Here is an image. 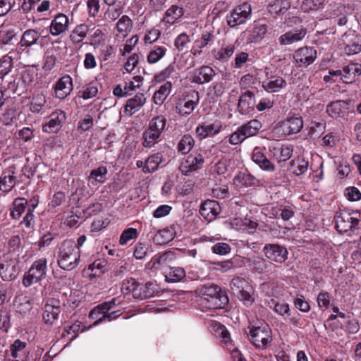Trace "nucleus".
Returning <instances> with one entry per match:
<instances>
[{
    "label": "nucleus",
    "instance_id": "obj_45",
    "mask_svg": "<svg viewBox=\"0 0 361 361\" xmlns=\"http://www.w3.org/2000/svg\"><path fill=\"white\" fill-rule=\"evenodd\" d=\"M162 161L163 155L160 152H157L149 156L145 161L143 172L152 173L155 171Z\"/></svg>",
    "mask_w": 361,
    "mask_h": 361
},
{
    "label": "nucleus",
    "instance_id": "obj_29",
    "mask_svg": "<svg viewBox=\"0 0 361 361\" xmlns=\"http://www.w3.org/2000/svg\"><path fill=\"white\" fill-rule=\"evenodd\" d=\"M348 103L343 100H337L327 106L326 112L334 118H344L348 114Z\"/></svg>",
    "mask_w": 361,
    "mask_h": 361
},
{
    "label": "nucleus",
    "instance_id": "obj_63",
    "mask_svg": "<svg viewBox=\"0 0 361 361\" xmlns=\"http://www.w3.org/2000/svg\"><path fill=\"white\" fill-rule=\"evenodd\" d=\"M137 231L134 228H129L123 231L120 236L119 243L121 245H126L130 240L136 238Z\"/></svg>",
    "mask_w": 361,
    "mask_h": 361
},
{
    "label": "nucleus",
    "instance_id": "obj_64",
    "mask_svg": "<svg viewBox=\"0 0 361 361\" xmlns=\"http://www.w3.org/2000/svg\"><path fill=\"white\" fill-rule=\"evenodd\" d=\"M344 195L348 200L355 202L361 200V192L354 186L348 187L345 189Z\"/></svg>",
    "mask_w": 361,
    "mask_h": 361
},
{
    "label": "nucleus",
    "instance_id": "obj_59",
    "mask_svg": "<svg viewBox=\"0 0 361 361\" xmlns=\"http://www.w3.org/2000/svg\"><path fill=\"white\" fill-rule=\"evenodd\" d=\"M139 42V37L137 35L132 36L130 38L126 40L123 47L120 49V54L122 56H126L130 53L134 48L137 45Z\"/></svg>",
    "mask_w": 361,
    "mask_h": 361
},
{
    "label": "nucleus",
    "instance_id": "obj_50",
    "mask_svg": "<svg viewBox=\"0 0 361 361\" xmlns=\"http://www.w3.org/2000/svg\"><path fill=\"white\" fill-rule=\"evenodd\" d=\"M171 252H164L159 255H156L152 258L149 265L152 269H161L166 265L169 259H171Z\"/></svg>",
    "mask_w": 361,
    "mask_h": 361
},
{
    "label": "nucleus",
    "instance_id": "obj_19",
    "mask_svg": "<svg viewBox=\"0 0 361 361\" xmlns=\"http://www.w3.org/2000/svg\"><path fill=\"white\" fill-rule=\"evenodd\" d=\"M133 21L129 16H122L116 23L114 27V38L118 42L123 41L131 32Z\"/></svg>",
    "mask_w": 361,
    "mask_h": 361
},
{
    "label": "nucleus",
    "instance_id": "obj_25",
    "mask_svg": "<svg viewBox=\"0 0 361 361\" xmlns=\"http://www.w3.org/2000/svg\"><path fill=\"white\" fill-rule=\"evenodd\" d=\"M221 208L218 202L215 200H206L200 207V213L208 221H212L220 214Z\"/></svg>",
    "mask_w": 361,
    "mask_h": 361
},
{
    "label": "nucleus",
    "instance_id": "obj_52",
    "mask_svg": "<svg viewBox=\"0 0 361 361\" xmlns=\"http://www.w3.org/2000/svg\"><path fill=\"white\" fill-rule=\"evenodd\" d=\"M194 142V139L191 135H183L178 143V151L183 154H188L193 147Z\"/></svg>",
    "mask_w": 361,
    "mask_h": 361
},
{
    "label": "nucleus",
    "instance_id": "obj_32",
    "mask_svg": "<svg viewBox=\"0 0 361 361\" xmlns=\"http://www.w3.org/2000/svg\"><path fill=\"white\" fill-rule=\"evenodd\" d=\"M11 355L14 361H27L28 350L27 343L19 339L16 340L10 346Z\"/></svg>",
    "mask_w": 361,
    "mask_h": 361
},
{
    "label": "nucleus",
    "instance_id": "obj_37",
    "mask_svg": "<svg viewBox=\"0 0 361 361\" xmlns=\"http://www.w3.org/2000/svg\"><path fill=\"white\" fill-rule=\"evenodd\" d=\"M90 28L86 23L76 25L70 35V39L74 44H78L87 37Z\"/></svg>",
    "mask_w": 361,
    "mask_h": 361
},
{
    "label": "nucleus",
    "instance_id": "obj_4",
    "mask_svg": "<svg viewBox=\"0 0 361 361\" xmlns=\"http://www.w3.org/2000/svg\"><path fill=\"white\" fill-rule=\"evenodd\" d=\"M249 336L254 345L257 348L265 349L272 341V331L268 324L259 322L251 325Z\"/></svg>",
    "mask_w": 361,
    "mask_h": 361
},
{
    "label": "nucleus",
    "instance_id": "obj_9",
    "mask_svg": "<svg viewBox=\"0 0 361 361\" xmlns=\"http://www.w3.org/2000/svg\"><path fill=\"white\" fill-rule=\"evenodd\" d=\"M317 58V51L313 47H304L297 49L293 54V62L298 67H307Z\"/></svg>",
    "mask_w": 361,
    "mask_h": 361
},
{
    "label": "nucleus",
    "instance_id": "obj_6",
    "mask_svg": "<svg viewBox=\"0 0 361 361\" xmlns=\"http://www.w3.org/2000/svg\"><path fill=\"white\" fill-rule=\"evenodd\" d=\"M23 173L16 166L6 168L0 177V190L4 192H9L13 187L23 181Z\"/></svg>",
    "mask_w": 361,
    "mask_h": 361
},
{
    "label": "nucleus",
    "instance_id": "obj_48",
    "mask_svg": "<svg viewBox=\"0 0 361 361\" xmlns=\"http://www.w3.org/2000/svg\"><path fill=\"white\" fill-rule=\"evenodd\" d=\"M167 47L165 45L154 46L149 52L147 60L150 64L160 61L166 54Z\"/></svg>",
    "mask_w": 361,
    "mask_h": 361
},
{
    "label": "nucleus",
    "instance_id": "obj_38",
    "mask_svg": "<svg viewBox=\"0 0 361 361\" xmlns=\"http://www.w3.org/2000/svg\"><path fill=\"white\" fill-rule=\"evenodd\" d=\"M107 173L108 170L106 167L100 166L91 171L88 176V181L92 185H97L99 183H104L106 180Z\"/></svg>",
    "mask_w": 361,
    "mask_h": 361
},
{
    "label": "nucleus",
    "instance_id": "obj_24",
    "mask_svg": "<svg viewBox=\"0 0 361 361\" xmlns=\"http://www.w3.org/2000/svg\"><path fill=\"white\" fill-rule=\"evenodd\" d=\"M73 90L72 78L66 75L61 78L54 85V96L59 99H65Z\"/></svg>",
    "mask_w": 361,
    "mask_h": 361
},
{
    "label": "nucleus",
    "instance_id": "obj_56",
    "mask_svg": "<svg viewBox=\"0 0 361 361\" xmlns=\"http://www.w3.org/2000/svg\"><path fill=\"white\" fill-rule=\"evenodd\" d=\"M235 258H232L227 260H224L221 262H215L213 263L214 265V269L221 272H227L235 268Z\"/></svg>",
    "mask_w": 361,
    "mask_h": 361
},
{
    "label": "nucleus",
    "instance_id": "obj_12",
    "mask_svg": "<svg viewBox=\"0 0 361 361\" xmlns=\"http://www.w3.org/2000/svg\"><path fill=\"white\" fill-rule=\"evenodd\" d=\"M219 46L211 51L212 57L221 62L228 61L235 51V44L223 39L221 42H219Z\"/></svg>",
    "mask_w": 361,
    "mask_h": 361
},
{
    "label": "nucleus",
    "instance_id": "obj_21",
    "mask_svg": "<svg viewBox=\"0 0 361 361\" xmlns=\"http://www.w3.org/2000/svg\"><path fill=\"white\" fill-rule=\"evenodd\" d=\"M269 150L278 162H282L288 160L291 157L293 147L289 145L274 143L269 146Z\"/></svg>",
    "mask_w": 361,
    "mask_h": 361
},
{
    "label": "nucleus",
    "instance_id": "obj_61",
    "mask_svg": "<svg viewBox=\"0 0 361 361\" xmlns=\"http://www.w3.org/2000/svg\"><path fill=\"white\" fill-rule=\"evenodd\" d=\"M324 2L325 0H304L301 4V8L305 12L317 11L324 5Z\"/></svg>",
    "mask_w": 361,
    "mask_h": 361
},
{
    "label": "nucleus",
    "instance_id": "obj_7",
    "mask_svg": "<svg viewBox=\"0 0 361 361\" xmlns=\"http://www.w3.org/2000/svg\"><path fill=\"white\" fill-rule=\"evenodd\" d=\"M204 159L200 153H192L187 157L179 167V170L184 176H189L198 171L203 166Z\"/></svg>",
    "mask_w": 361,
    "mask_h": 361
},
{
    "label": "nucleus",
    "instance_id": "obj_16",
    "mask_svg": "<svg viewBox=\"0 0 361 361\" xmlns=\"http://www.w3.org/2000/svg\"><path fill=\"white\" fill-rule=\"evenodd\" d=\"M263 251L265 256L271 261L282 263L288 258L286 248L278 244H269L264 247Z\"/></svg>",
    "mask_w": 361,
    "mask_h": 361
},
{
    "label": "nucleus",
    "instance_id": "obj_47",
    "mask_svg": "<svg viewBox=\"0 0 361 361\" xmlns=\"http://www.w3.org/2000/svg\"><path fill=\"white\" fill-rule=\"evenodd\" d=\"M215 40V35L212 30L203 31L200 37L197 38L194 44L199 48L204 49L207 46H211L214 44Z\"/></svg>",
    "mask_w": 361,
    "mask_h": 361
},
{
    "label": "nucleus",
    "instance_id": "obj_39",
    "mask_svg": "<svg viewBox=\"0 0 361 361\" xmlns=\"http://www.w3.org/2000/svg\"><path fill=\"white\" fill-rule=\"evenodd\" d=\"M39 38V34L36 30L28 29L23 33L19 44L22 47H30L37 44Z\"/></svg>",
    "mask_w": 361,
    "mask_h": 361
},
{
    "label": "nucleus",
    "instance_id": "obj_5",
    "mask_svg": "<svg viewBox=\"0 0 361 361\" xmlns=\"http://www.w3.org/2000/svg\"><path fill=\"white\" fill-rule=\"evenodd\" d=\"M47 259L45 257L34 261L31 267L23 276V285L27 288L45 279L47 273Z\"/></svg>",
    "mask_w": 361,
    "mask_h": 361
},
{
    "label": "nucleus",
    "instance_id": "obj_43",
    "mask_svg": "<svg viewBox=\"0 0 361 361\" xmlns=\"http://www.w3.org/2000/svg\"><path fill=\"white\" fill-rule=\"evenodd\" d=\"M166 281L175 283L182 280L185 276V270L181 267H169L164 270Z\"/></svg>",
    "mask_w": 361,
    "mask_h": 361
},
{
    "label": "nucleus",
    "instance_id": "obj_35",
    "mask_svg": "<svg viewBox=\"0 0 361 361\" xmlns=\"http://www.w3.org/2000/svg\"><path fill=\"white\" fill-rule=\"evenodd\" d=\"M252 160L259 166L268 171H273L274 170V166L270 161L266 157L263 152V149L260 147H255L252 152Z\"/></svg>",
    "mask_w": 361,
    "mask_h": 361
},
{
    "label": "nucleus",
    "instance_id": "obj_53",
    "mask_svg": "<svg viewBox=\"0 0 361 361\" xmlns=\"http://www.w3.org/2000/svg\"><path fill=\"white\" fill-rule=\"evenodd\" d=\"M15 305L16 306L17 311L21 314L29 312L32 307L30 298L23 295L18 296L16 298Z\"/></svg>",
    "mask_w": 361,
    "mask_h": 361
},
{
    "label": "nucleus",
    "instance_id": "obj_54",
    "mask_svg": "<svg viewBox=\"0 0 361 361\" xmlns=\"http://www.w3.org/2000/svg\"><path fill=\"white\" fill-rule=\"evenodd\" d=\"M27 200L24 198L16 199L11 212V216L13 219H19L24 212Z\"/></svg>",
    "mask_w": 361,
    "mask_h": 361
},
{
    "label": "nucleus",
    "instance_id": "obj_2",
    "mask_svg": "<svg viewBox=\"0 0 361 361\" xmlns=\"http://www.w3.org/2000/svg\"><path fill=\"white\" fill-rule=\"evenodd\" d=\"M80 261V251L73 240H65L59 247L57 264L64 270L76 268Z\"/></svg>",
    "mask_w": 361,
    "mask_h": 361
},
{
    "label": "nucleus",
    "instance_id": "obj_28",
    "mask_svg": "<svg viewBox=\"0 0 361 361\" xmlns=\"http://www.w3.org/2000/svg\"><path fill=\"white\" fill-rule=\"evenodd\" d=\"M347 14L346 8L342 5L333 6L326 11V18L333 19L334 23L339 26H343L346 24L348 21Z\"/></svg>",
    "mask_w": 361,
    "mask_h": 361
},
{
    "label": "nucleus",
    "instance_id": "obj_27",
    "mask_svg": "<svg viewBox=\"0 0 361 361\" xmlns=\"http://www.w3.org/2000/svg\"><path fill=\"white\" fill-rule=\"evenodd\" d=\"M307 35L305 28L293 29L280 36L279 41L281 45H290L301 41Z\"/></svg>",
    "mask_w": 361,
    "mask_h": 361
},
{
    "label": "nucleus",
    "instance_id": "obj_30",
    "mask_svg": "<svg viewBox=\"0 0 361 361\" xmlns=\"http://www.w3.org/2000/svg\"><path fill=\"white\" fill-rule=\"evenodd\" d=\"M146 98L142 93H137L133 97L128 99L124 107V113L131 116L137 112L145 104Z\"/></svg>",
    "mask_w": 361,
    "mask_h": 361
},
{
    "label": "nucleus",
    "instance_id": "obj_46",
    "mask_svg": "<svg viewBox=\"0 0 361 361\" xmlns=\"http://www.w3.org/2000/svg\"><path fill=\"white\" fill-rule=\"evenodd\" d=\"M290 7L288 0H276L268 6V11L271 14L283 15Z\"/></svg>",
    "mask_w": 361,
    "mask_h": 361
},
{
    "label": "nucleus",
    "instance_id": "obj_3",
    "mask_svg": "<svg viewBox=\"0 0 361 361\" xmlns=\"http://www.w3.org/2000/svg\"><path fill=\"white\" fill-rule=\"evenodd\" d=\"M359 214L357 212L341 210L334 216L335 228L340 233L351 235L360 228Z\"/></svg>",
    "mask_w": 361,
    "mask_h": 361
},
{
    "label": "nucleus",
    "instance_id": "obj_17",
    "mask_svg": "<svg viewBox=\"0 0 361 361\" xmlns=\"http://www.w3.org/2000/svg\"><path fill=\"white\" fill-rule=\"evenodd\" d=\"M185 10L182 6L173 4L167 8L164 16L161 20V25L165 28L171 27L172 25L178 23L184 16Z\"/></svg>",
    "mask_w": 361,
    "mask_h": 361
},
{
    "label": "nucleus",
    "instance_id": "obj_23",
    "mask_svg": "<svg viewBox=\"0 0 361 361\" xmlns=\"http://www.w3.org/2000/svg\"><path fill=\"white\" fill-rule=\"evenodd\" d=\"M215 75V71L209 66H202L193 71L191 81L197 84H204L210 82Z\"/></svg>",
    "mask_w": 361,
    "mask_h": 361
},
{
    "label": "nucleus",
    "instance_id": "obj_51",
    "mask_svg": "<svg viewBox=\"0 0 361 361\" xmlns=\"http://www.w3.org/2000/svg\"><path fill=\"white\" fill-rule=\"evenodd\" d=\"M309 167V163L302 157H298L292 161L291 171L296 176L305 173Z\"/></svg>",
    "mask_w": 361,
    "mask_h": 361
},
{
    "label": "nucleus",
    "instance_id": "obj_62",
    "mask_svg": "<svg viewBox=\"0 0 361 361\" xmlns=\"http://www.w3.org/2000/svg\"><path fill=\"white\" fill-rule=\"evenodd\" d=\"M13 67L11 57L4 56L0 60V78L3 79L9 73Z\"/></svg>",
    "mask_w": 361,
    "mask_h": 361
},
{
    "label": "nucleus",
    "instance_id": "obj_33",
    "mask_svg": "<svg viewBox=\"0 0 361 361\" xmlns=\"http://www.w3.org/2000/svg\"><path fill=\"white\" fill-rule=\"evenodd\" d=\"M361 75V65L359 63H350L343 68V82L350 84L355 82Z\"/></svg>",
    "mask_w": 361,
    "mask_h": 361
},
{
    "label": "nucleus",
    "instance_id": "obj_36",
    "mask_svg": "<svg viewBox=\"0 0 361 361\" xmlns=\"http://www.w3.org/2000/svg\"><path fill=\"white\" fill-rule=\"evenodd\" d=\"M255 106V95L252 92L247 90L240 96L238 102V107L240 109L243 114H247L250 110H253Z\"/></svg>",
    "mask_w": 361,
    "mask_h": 361
},
{
    "label": "nucleus",
    "instance_id": "obj_49",
    "mask_svg": "<svg viewBox=\"0 0 361 361\" xmlns=\"http://www.w3.org/2000/svg\"><path fill=\"white\" fill-rule=\"evenodd\" d=\"M161 137L158 133L151 131L149 128H147L142 134L143 147L147 148L152 147L161 140Z\"/></svg>",
    "mask_w": 361,
    "mask_h": 361
},
{
    "label": "nucleus",
    "instance_id": "obj_22",
    "mask_svg": "<svg viewBox=\"0 0 361 361\" xmlns=\"http://www.w3.org/2000/svg\"><path fill=\"white\" fill-rule=\"evenodd\" d=\"M68 17L63 13H58L51 21L49 32L52 36H58L64 33L69 27Z\"/></svg>",
    "mask_w": 361,
    "mask_h": 361
},
{
    "label": "nucleus",
    "instance_id": "obj_34",
    "mask_svg": "<svg viewBox=\"0 0 361 361\" xmlns=\"http://www.w3.org/2000/svg\"><path fill=\"white\" fill-rule=\"evenodd\" d=\"M178 226L171 225L158 231L154 238L157 244L164 245L171 241L176 236Z\"/></svg>",
    "mask_w": 361,
    "mask_h": 361
},
{
    "label": "nucleus",
    "instance_id": "obj_14",
    "mask_svg": "<svg viewBox=\"0 0 361 361\" xmlns=\"http://www.w3.org/2000/svg\"><path fill=\"white\" fill-rule=\"evenodd\" d=\"M17 261L10 256H5L0 262V276L5 281H11L17 277Z\"/></svg>",
    "mask_w": 361,
    "mask_h": 361
},
{
    "label": "nucleus",
    "instance_id": "obj_26",
    "mask_svg": "<svg viewBox=\"0 0 361 361\" xmlns=\"http://www.w3.org/2000/svg\"><path fill=\"white\" fill-rule=\"evenodd\" d=\"M107 260L104 258H99L90 264L85 271L87 276L90 279H92L104 274L107 271Z\"/></svg>",
    "mask_w": 361,
    "mask_h": 361
},
{
    "label": "nucleus",
    "instance_id": "obj_55",
    "mask_svg": "<svg viewBox=\"0 0 361 361\" xmlns=\"http://www.w3.org/2000/svg\"><path fill=\"white\" fill-rule=\"evenodd\" d=\"M247 281L241 277H234L230 283V287L234 295L239 294L241 291L248 288Z\"/></svg>",
    "mask_w": 361,
    "mask_h": 361
},
{
    "label": "nucleus",
    "instance_id": "obj_58",
    "mask_svg": "<svg viewBox=\"0 0 361 361\" xmlns=\"http://www.w3.org/2000/svg\"><path fill=\"white\" fill-rule=\"evenodd\" d=\"M46 102L45 96L43 94H37L33 96L30 109L32 113H39Z\"/></svg>",
    "mask_w": 361,
    "mask_h": 361
},
{
    "label": "nucleus",
    "instance_id": "obj_44",
    "mask_svg": "<svg viewBox=\"0 0 361 361\" xmlns=\"http://www.w3.org/2000/svg\"><path fill=\"white\" fill-rule=\"evenodd\" d=\"M262 125L261 122L257 119H253L240 127L245 138L256 135L259 130L262 128Z\"/></svg>",
    "mask_w": 361,
    "mask_h": 361
},
{
    "label": "nucleus",
    "instance_id": "obj_11",
    "mask_svg": "<svg viewBox=\"0 0 361 361\" xmlns=\"http://www.w3.org/2000/svg\"><path fill=\"white\" fill-rule=\"evenodd\" d=\"M66 117L64 111L56 109L48 118L47 122L42 126V130L47 133H56L61 128L66 121Z\"/></svg>",
    "mask_w": 361,
    "mask_h": 361
},
{
    "label": "nucleus",
    "instance_id": "obj_20",
    "mask_svg": "<svg viewBox=\"0 0 361 361\" xmlns=\"http://www.w3.org/2000/svg\"><path fill=\"white\" fill-rule=\"evenodd\" d=\"M287 85L286 80L281 75H269L262 82V86L265 91L269 93L278 92Z\"/></svg>",
    "mask_w": 361,
    "mask_h": 361
},
{
    "label": "nucleus",
    "instance_id": "obj_10",
    "mask_svg": "<svg viewBox=\"0 0 361 361\" xmlns=\"http://www.w3.org/2000/svg\"><path fill=\"white\" fill-rule=\"evenodd\" d=\"M341 41L346 54L354 55L361 51V35L355 32L345 33L342 36Z\"/></svg>",
    "mask_w": 361,
    "mask_h": 361
},
{
    "label": "nucleus",
    "instance_id": "obj_42",
    "mask_svg": "<svg viewBox=\"0 0 361 361\" xmlns=\"http://www.w3.org/2000/svg\"><path fill=\"white\" fill-rule=\"evenodd\" d=\"M172 85L171 82H166L159 87L153 95V101L157 105H161L171 91Z\"/></svg>",
    "mask_w": 361,
    "mask_h": 361
},
{
    "label": "nucleus",
    "instance_id": "obj_57",
    "mask_svg": "<svg viewBox=\"0 0 361 361\" xmlns=\"http://www.w3.org/2000/svg\"><path fill=\"white\" fill-rule=\"evenodd\" d=\"M271 303L273 305V310L275 313L283 317L290 316V310L288 303L275 301L274 300H271Z\"/></svg>",
    "mask_w": 361,
    "mask_h": 361
},
{
    "label": "nucleus",
    "instance_id": "obj_41",
    "mask_svg": "<svg viewBox=\"0 0 361 361\" xmlns=\"http://www.w3.org/2000/svg\"><path fill=\"white\" fill-rule=\"evenodd\" d=\"M106 29L100 27L94 29L88 37L90 45L96 48L104 44L106 42Z\"/></svg>",
    "mask_w": 361,
    "mask_h": 361
},
{
    "label": "nucleus",
    "instance_id": "obj_60",
    "mask_svg": "<svg viewBox=\"0 0 361 361\" xmlns=\"http://www.w3.org/2000/svg\"><path fill=\"white\" fill-rule=\"evenodd\" d=\"M106 312L107 311L103 310V308L101 307L100 304L90 311L89 317L93 320H95L94 325H97L99 323L105 321V315Z\"/></svg>",
    "mask_w": 361,
    "mask_h": 361
},
{
    "label": "nucleus",
    "instance_id": "obj_15",
    "mask_svg": "<svg viewBox=\"0 0 361 361\" xmlns=\"http://www.w3.org/2000/svg\"><path fill=\"white\" fill-rule=\"evenodd\" d=\"M222 130V124L220 121L215 120L212 122L207 121L199 125L195 130L197 136L200 139L212 137L219 134Z\"/></svg>",
    "mask_w": 361,
    "mask_h": 361
},
{
    "label": "nucleus",
    "instance_id": "obj_1",
    "mask_svg": "<svg viewBox=\"0 0 361 361\" xmlns=\"http://www.w3.org/2000/svg\"><path fill=\"white\" fill-rule=\"evenodd\" d=\"M202 305L208 309L224 308L228 303L226 293L215 284L202 285L196 290Z\"/></svg>",
    "mask_w": 361,
    "mask_h": 361
},
{
    "label": "nucleus",
    "instance_id": "obj_13",
    "mask_svg": "<svg viewBox=\"0 0 361 361\" xmlns=\"http://www.w3.org/2000/svg\"><path fill=\"white\" fill-rule=\"evenodd\" d=\"M61 312L60 302L56 299H49L44 307L42 320L48 326H52L58 319Z\"/></svg>",
    "mask_w": 361,
    "mask_h": 361
},
{
    "label": "nucleus",
    "instance_id": "obj_31",
    "mask_svg": "<svg viewBox=\"0 0 361 361\" xmlns=\"http://www.w3.org/2000/svg\"><path fill=\"white\" fill-rule=\"evenodd\" d=\"M281 127L285 135H290L301 130L303 121L300 117H289L281 122Z\"/></svg>",
    "mask_w": 361,
    "mask_h": 361
},
{
    "label": "nucleus",
    "instance_id": "obj_18",
    "mask_svg": "<svg viewBox=\"0 0 361 361\" xmlns=\"http://www.w3.org/2000/svg\"><path fill=\"white\" fill-rule=\"evenodd\" d=\"M200 101L199 92L195 90L191 91L180 103L176 109L182 116L190 115L195 109Z\"/></svg>",
    "mask_w": 361,
    "mask_h": 361
},
{
    "label": "nucleus",
    "instance_id": "obj_8",
    "mask_svg": "<svg viewBox=\"0 0 361 361\" xmlns=\"http://www.w3.org/2000/svg\"><path fill=\"white\" fill-rule=\"evenodd\" d=\"M251 15V6L247 3H244L236 7L227 16V23L231 27H235L236 26L245 23Z\"/></svg>",
    "mask_w": 361,
    "mask_h": 361
},
{
    "label": "nucleus",
    "instance_id": "obj_40",
    "mask_svg": "<svg viewBox=\"0 0 361 361\" xmlns=\"http://www.w3.org/2000/svg\"><path fill=\"white\" fill-rule=\"evenodd\" d=\"M167 119L164 115H159L149 120L147 128L161 136L166 129Z\"/></svg>",
    "mask_w": 361,
    "mask_h": 361
}]
</instances>
